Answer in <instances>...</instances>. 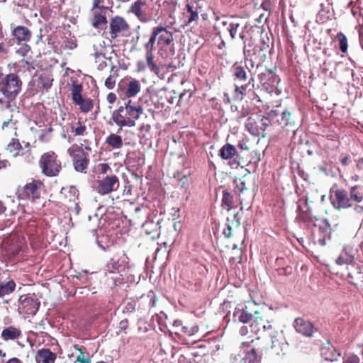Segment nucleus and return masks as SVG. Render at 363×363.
Returning <instances> with one entry per match:
<instances>
[{
	"label": "nucleus",
	"instance_id": "48",
	"mask_svg": "<svg viewBox=\"0 0 363 363\" xmlns=\"http://www.w3.org/2000/svg\"><path fill=\"white\" fill-rule=\"evenodd\" d=\"M30 51V47L27 44H23L16 50V53L22 57L26 56Z\"/></svg>",
	"mask_w": 363,
	"mask_h": 363
},
{
	"label": "nucleus",
	"instance_id": "15",
	"mask_svg": "<svg viewBox=\"0 0 363 363\" xmlns=\"http://www.w3.org/2000/svg\"><path fill=\"white\" fill-rule=\"evenodd\" d=\"M146 0H136L130 6V12L133 13L141 22H147V17L143 8L146 6Z\"/></svg>",
	"mask_w": 363,
	"mask_h": 363
},
{
	"label": "nucleus",
	"instance_id": "57",
	"mask_svg": "<svg viewBox=\"0 0 363 363\" xmlns=\"http://www.w3.org/2000/svg\"><path fill=\"white\" fill-rule=\"evenodd\" d=\"M9 50V43L6 42H2L0 43V52L2 53H7Z\"/></svg>",
	"mask_w": 363,
	"mask_h": 363
},
{
	"label": "nucleus",
	"instance_id": "3",
	"mask_svg": "<svg viewBox=\"0 0 363 363\" xmlns=\"http://www.w3.org/2000/svg\"><path fill=\"white\" fill-rule=\"evenodd\" d=\"M40 165L42 172L49 177L57 175L61 169V163L53 152L43 154L40 160Z\"/></svg>",
	"mask_w": 363,
	"mask_h": 363
},
{
	"label": "nucleus",
	"instance_id": "61",
	"mask_svg": "<svg viewBox=\"0 0 363 363\" xmlns=\"http://www.w3.org/2000/svg\"><path fill=\"white\" fill-rule=\"evenodd\" d=\"M353 211L357 215H362L363 214V206H362L360 205H356V206H354Z\"/></svg>",
	"mask_w": 363,
	"mask_h": 363
},
{
	"label": "nucleus",
	"instance_id": "59",
	"mask_svg": "<svg viewBox=\"0 0 363 363\" xmlns=\"http://www.w3.org/2000/svg\"><path fill=\"white\" fill-rule=\"evenodd\" d=\"M64 46L67 49L72 50L77 47V44L74 41H67L65 43Z\"/></svg>",
	"mask_w": 363,
	"mask_h": 363
},
{
	"label": "nucleus",
	"instance_id": "44",
	"mask_svg": "<svg viewBox=\"0 0 363 363\" xmlns=\"http://www.w3.org/2000/svg\"><path fill=\"white\" fill-rule=\"evenodd\" d=\"M342 363H359V359L357 355L347 354L343 357Z\"/></svg>",
	"mask_w": 363,
	"mask_h": 363
},
{
	"label": "nucleus",
	"instance_id": "47",
	"mask_svg": "<svg viewBox=\"0 0 363 363\" xmlns=\"http://www.w3.org/2000/svg\"><path fill=\"white\" fill-rule=\"evenodd\" d=\"M154 57H146V60L150 67V70L155 73H157L159 72V68L157 65L153 61Z\"/></svg>",
	"mask_w": 363,
	"mask_h": 363
},
{
	"label": "nucleus",
	"instance_id": "12",
	"mask_svg": "<svg viewBox=\"0 0 363 363\" xmlns=\"http://www.w3.org/2000/svg\"><path fill=\"white\" fill-rule=\"evenodd\" d=\"M110 28L111 37L114 39L117 38L121 33L126 30L128 28V25L124 18L120 16H116L111 21Z\"/></svg>",
	"mask_w": 363,
	"mask_h": 363
},
{
	"label": "nucleus",
	"instance_id": "35",
	"mask_svg": "<svg viewBox=\"0 0 363 363\" xmlns=\"http://www.w3.org/2000/svg\"><path fill=\"white\" fill-rule=\"evenodd\" d=\"M234 76L235 82H238V80L240 82L245 81L247 79L246 72L244 68L240 66H237L234 68Z\"/></svg>",
	"mask_w": 363,
	"mask_h": 363
},
{
	"label": "nucleus",
	"instance_id": "39",
	"mask_svg": "<svg viewBox=\"0 0 363 363\" xmlns=\"http://www.w3.org/2000/svg\"><path fill=\"white\" fill-rule=\"evenodd\" d=\"M79 106L82 111L84 113H87L93 108L92 101L89 99H84L82 101H81Z\"/></svg>",
	"mask_w": 363,
	"mask_h": 363
},
{
	"label": "nucleus",
	"instance_id": "43",
	"mask_svg": "<svg viewBox=\"0 0 363 363\" xmlns=\"http://www.w3.org/2000/svg\"><path fill=\"white\" fill-rule=\"evenodd\" d=\"M247 86V84H242L239 86L238 82H235V93L236 97L240 99H242L243 96L245 94V90Z\"/></svg>",
	"mask_w": 363,
	"mask_h": 363
},
{
	"label": "nucleus",
	"instance_id": "29",
	"mask_svg": "<svg viewBox=\"0 0 363 363\" xmlns=\"http://www.w3.org/2000/svg\"><path fill=\"white\" fill-rule=\"evenodd\" d=\"M93 55L96 59L100 58V57H105L106 55V43L104 40H99L96 41L93 45Z\"/></svg>",
	"mask_w": 363,
	"mask_h": 363
},
{
	"label": "nucleus",
	"instance_id": "8",
	"mask_svg": "<svg viewBox=\"0 0 363 363\" xmlns=\"http://www.w3.org/2000/svg\"><path fill=\"white\" fill-rule=\"evenodd\" d=\"M25 148H28V150L24 152L22 145L19 143V140L15 138L11 139V140L6 146V150L11 154L12 157H16L18 155H26V158L28 162H30L33 159V157L30 155L29 143H26L25 145Z\"/></svg>",
	"mask_w": 363,
	"mask_h": 363
},
{
	"label": "nucleus",
	"instance_id": "6",
	"mask_svg": "<svg viewBox=\"0 0 363 363\" xmlns=\"http://www.w3.org/2000/svg\"><path fill=\"white\" fill-rule=\"evenodd\" d=\"M128 258L125 255L116 256L111 259L106 264V271L109 274H118L123 277L125 274Z\"/></svg>",
	"mask_w": 363,
	"mask_h": 363
},
{
	"label": "nucleus",
	"instance_id": "32",
	"mask_svg": "<svg viewBox=\"0 0 363 363\" xmlns=\"http://www.w3.org/2000/svg\"><path fill=\"white\" fill-rule=\"evenodd\" d=\"M112 0H93V10L107 11L111 7Z\"/></svg>",
	"mask_w": 363,
	"mask_h": 363
},
{
	"label": "nucleus",
	"instance_id": "4",
	"mask_svg": "<svg viewBox=\"0 0 363 363\" xmlns=\"http://www.w3.org/2000/svg\"><path fill=\"white\" fill-rule=\"evenodd\" d=\"M40 303L33 296L29 295H22L18 298V312L20 315H34L38 308Z\"/></svg>",
	"mask_w": 363,
	"mask_h": 363
},
{
	"label": "nucleus",
	"instance_id": "14",
	"mask_svg": "<svg viewBox=\"0 0 363 363\" xmlns=\"http://www.w3.org/2000/svg\"><path fill=\"white\" fill-rule=\"evenodd\" d=\"M271 349L277 355L281 354L286 347L283 335L280 333L274 332L271 335Z\"/></svg>",
	"mask_w": 363,
	"mask_h": 363
},
{
	"label": "nucleus",
	"instance_id": "1",
	"mask_svg": "<svg viewBox=\"0 0 363 363\" xmlns=\"http://www.w3.org/2000/svg\"><path fill=\"white\" fill-rule=\"evenodd\" d=\"M143 113V108L140 105H135L130 99L125 102L124 106H120L113 111L111 118L119 127H133L135 121Z\"/></svg>",
	"mask_w": 363,
	"mask_h": 363
},
{
	"label": "nucleus",
	"instance_id": "17",
	"mask_svg": "<svg viewBox=\"0 0 363 363\" xmlns=\"http://www.w3.org/2000/svg\"><path fill=\"white\" fill-rule=\"evenodd\" d=\"M56 358L55 353L45 348L39 350L35 357L36 363H55Z\"/></svg>",
	"mask_w": 363,
	"mask_h": 363
},
{
	"label": "nucleus",
	"instance_id": "27",
	"mask_svg": "<svg viewBox=\"0 0 363 363\" xmlns=\"http://www.w3.org/2000/svg\"><path fill=\"white\" fill-rule=\"evenodd\" d=\"M350 202L360 203L363 201V188L360 186H354L350 189Z\"/></svg>",
	"mask_w": 363,
	"mask_h": 363
},
{
	"label": "nucleus",
	"instance_id": "30",
	"mask_svg": "<svg viewBox=\"0 0 363 363\" xmlns=\"http://www.w3.org/2000/svg\"><path fill=\"white\" fill-rule=\"evenodd\" d=\"M52 79L48 74H42L36 80L38 87L48 90L52 86Z\"/></svg>",
	"mask_w": 363,
	"mask_h": 363
},
{
	"label": "nucleus",
	"instance_id": "31",
	"mask_svg": "<svg viewBox=\"0 0 363 363\" xmlns=\"http://www.w3.org/2000/svg\"><path fill=\"white\" fill-rule=\"evenodd\" d=\"M94 17L92 18L91 24L94 28H99V26L104 25L107 23L105 15L99 12L96 10H91Z\"/></svg>",
	"mask_w": 363,
	"mask_h": 363
},
{
	"label": "nucleus",
	"instance_id": "28",
	"mask_svg": "<svg viewBox=\"0 0 363 363\" xmlns=\"http://www.w3.org/2000/svg\"><path fill=\"white\" fill-rule=\"evenodd\" d=\"M235 153V147L233 145L228 143L220 148L219 151V156H220L223 160H229L231 159Z\"/></svg>",
	"mask_w": 363,
	"mask_h": 363
},
{
	"label": "nucleus",
	"instance_id": "51",
	"mask_svg": "<svg viewBox=\"0 0 363 363\" xmlns=\"http://www.w3.org/2000/svg\"><path fill=\"white\" fill-rule=\"evenodd\" d=\"M79 354L77 357V361L80 363H91V359L84 355L81 349L79 350Z\"/></svg>",
	"mask_w": 363,
	"mask_h": 363
},
{
	"label": "nucleus",
	"instance_id": "33",
	"mask_svg": "<svg viewBox=\"0 0 363 363\" xmlns=\"http://www.w3.org/2000/svg\"><path fill=\"white\" fill-rule=\"evenodd\" d=\"M89 160L85 157H82L74 160V168L77 172H83L87 167Z\"/></svg>",
	"mask_w": 363,
	"mask_h": 363
},
{
	"label": "nucleus",
	"instance_id": "50",
	"mask_svg": "<svg viewBox=\"0 0 363 363\" xmlns=\"http://www.w3.org/2000/svg\"><path fill=\"white\" fill-rule=\"evenodd\" d=\"M14 100H10V99H6V101L5 102V104L1 106V109L4 110V111H6V110H9L11 111H13L16 109V106L14 104H13V101Z\"/></svg>",
	"mask_w": 363,
	"mask_h": 363
},
{
	"label": "nucleus",
	"instance_id": "19",
	"mask_svg": "<svg viewBox=\"0 0 363 363\" xmlns=\"http://www.w3.org/2000/svg\"><path fill=\"white\" fill-rule=\"evenodd\" d=\"M12 34L18 42H28L31 38V32L30 30L28 28L22 26L14 28L12 31Z\"/></svg>",
	"mask_w": 363,
	"mask_h": 363
},
{
	"label": "nucleus",
	"instance_id": "52",
	"mask_svg": "<svg viewBox=\"0 0 363 363\" xmlns=\"http://www.w3.org/2000/svg\"><path fill=\"white\" fill-rule=\"evenodd\" d=\"M144 48H145V52H146V57H154L153 54H152V51L154 50V45H152L150 43H146L144 45Z\"/></svg>",
	"mask_w": 363,
	"mask_h": 363
},
{
	"label": "nucleus",
	"instance_id": "55",
	"mask_svg": "<svg viewBox=\"0 0 363 363\" xmlns=\"http://www.w3.org/2000/svg\"><path fill=\"white\" fill-rule=\"evenodd\" d=\"M259 321L261 322L262 328L264 331L272 329V326L267 320H265L262 318H260Z\"/></svg>",
	"mask_w": 363,
	"mask_h": 363
},
{
	"label": "nucleus",
	"instance_id": "34",
	"mask_svg": "<svg viewBox=\"0 0 363 363\" xmlns=\"http://www.w3.org/2000/svg\"><path fill=\"white\" fill-rule=\"evenodd\" d=\"M277 122L282 127H291L294 125V122L291 120V113L288 111H284L281 119H278Z\"/></svg>",
	"mask_w": 363,
	"mask_h": 363
},
{
	"label": "nucleus",
	"instance_id": "46",
	"mask_svg": "<svg viewBox=\"0 0 363 363\" xmlns=\"http://www.w3.org/2000/svg\"><path fill=\"white\" fill-rule=\"evenodd\" d=\"M234 184L238 192L242 193L244 191L245 188V183L241 179H235L234 180Z\"/></svg>",
	"mask_w": 363,
	"mask_h": 363
},
{
	"label": "nucleus",
	"instance_id": "23",
	"mask_svg": "<svg viewBox=\"0 0 363 363\" xmlns=\"http://www.w3.org/2000/svg\"><path fill=\"white\" fill-rule=\"evenodd\" d=\"M233 316L240 323H246L252 319V315L247 311V306H238L233 313Z\"/></svg>",
	"mask_w": 363,
	"mask_h": 363
},
{
	"label": "nucleus",
	"instance_id": "42",
	"mask_svg": "<svg viewBox=\"0 0 363 363\" xmlns=\"http://www.w3.org/2000/svg\"><path fill=\"white\" fill-rule=\"evenodd\" d=\"M198 330L199 328L197 325H195L191 326L182 327V331L189 336L195 335L198 332Z\"/></svg>",
	"mask_w": 363,
	"mask_h": 363
},
{
	"label": "nucleus",
	"instance_id": "20",
	"mask_svg": "<svg viewBox=\"0 0 363 363\" xmlns=\"http://www.w3.org/2000/svg\"><path fill=\"white\" fill-rule=\"evenodd\" d=\"M157 44L161 45H169L173 41L172 33L167 31L163 27H157Z\"/></svg>",
	"mask_w": 363,
	"mask_h": 363
},
{
	"label": "nucleus",
	"instance_id": "41",
	"mask_svg": "<svg viewBox=\"0 0 363 363\" xmlns=\"http://www.w3.org/2000/svg\"><path fill=\"white\" fill-rule=\"evenodd\" d=\"M240 27V23L237 22L231 21L229 23V26H228L227 29L230 33V37L232 39H235L237 35L238 30Z\"/></svg>",
	"mask_w": 363,
	"mask_h": 363
},
{
	"label": "nucleus",
	"instance_id": "64",
	"mask_svg": "<svg viewBox=\"0 0 363 363\" xmlns=\"http://www.w3.org/2000/svg\"><path fill=\"white\" fill-rule=\"evenodd\" d=\"M350 159L347 156H345L343 157L342 159H341V163L343 164V165H348L350 164Z\"/></svg>",
	"mask_w": 363,
	"mask_h": 363
},
{
	"label": "nucleus",
	"instance_id": "54",
	"mask_svg": "<svg viewBox=\"0 0 363 363\" xmlns=\"http://www.w3.org/2000/svg\"><path fill=\"white\" fill-rule=\"evenodd\" d=\"M157 36H158L157 29V27H155L152 29V35H151L149 40L147 43H150L154 45L156 40L157 39Z\"/></svg>",
	"mask_w": 363,
	"mask_h": 363
},
{
	"label": "nucleus",
	"instance_id": "21",
	"mask_svg": "<svg viewBox=\"0 0 363 363\" xmlns=\"http://www.w3.org/2000/svg\"><path fill=\"white\" fill-rule=\"evenodd\" d=\"M1 335L5 341L14 340L21 335V330L18 328L9 326L2 330Z\"/></svg>",
	"mask_w": 363,
	"mask_h": 363
},
{
	"label": "nucleus",
	"instance_id": "7",
	"mask_svg": "<svg viewBox=\"0 0 363 363\" xmlns=\"http://www.w3.org/2000/svg\"><path fill=\"white\" fill-rule=\"evenodd\" d=\"M41 186L42 184L40 182H33L28 183L19 191L18 198L22 200L35 201V199L40 198Z\"/></svg>",
	"mask_w": 363,
	"mask_h": 363
},
{
	"label": "nucleus",
	"instance_id": "13",
	"mask_svg": "<svg viewBox=\"0 0 363 363\" xmlns=\"http://www.w3.org/2000/svg\"><path fill=\"white\" fill-rule=\"evenodd\" d=\"M296 330L306 337H311L315 331L313 324L303 318H296L294 321Z\"/></svg>",
	"mask_w": 363,
	"mask_h": 363
},
{
	"label": "nucleus",
	"instance_id": "24",
	"mask_svg": "<svg viewBox=\"0 0 363 363\" xmlns=\"http://www.w3.org/2000/svg\"><path fill=\"white\" fill-rule=\"evenodd\" d=\"M69 128L71 133L74 136H84L87 133L86 125L79 121L71 123Z\"/></svg>",
	"mask_w": 363,
	"mask_h": 363
},
{
	"label": "nucleus",
	"instance_id": "40",
	"mask_svg": "<svg viewBox=\"0 0 363 363\" xmlns=\"http://www.w3.org/2000/svg\"><path fill=\"white\" fill-rule=\"evenodd\" d=\"M80 91L81 88L78 86H74V88L72 90V99L77 105H79L81 103V101L84 100L80 94Z\"/></svg>",
	"mask_w": 363,
	"mask_h": 363
},
{
	"label": "nucleus",
	"instance_id": "10",
	"mask_svg": "<svg viewBox=\"0 0 363 363\" xmlns=\"http://www.w3.org/2000/svg\"><path fill=\"white\" fill-rule=\"evenodd\" d=\"M331 202L334 208L337 209L347 208L352 206L347 192L344 189L335 191L331 196Z\"/></svg>",
	"mask_w": 363,
	"mask_h": 363
},
{
	"label": "nucleus",
	"instance_id": "18",
	"mask_svg": "<svg viewBox=\"0 0 363 363\" xmlns=\"http://www.w3.org/2000/svg\"><path fill=\"white\" fill-rule=\"evenodd\" d=\"M141 90V85L138 80L130 79L126 82L123 88L124 95L128 98H132L137 96Z\"/></svg>",
	"mask_w": 363,
	"mask_h": 363
},
{
	"label": "nucleus",
	"instance_id": "45",
	"mask_svg": "<svg viewBox=\"0 0 363 363\" xmlns=\"http://www.w3.org/2000/svg\"><path fill=\"white\" fill-rule=\"evenodd\" d=\"M259 318L258 317H256L255 320H253V323L251 324L250 327L252 328V331L257 333L261 330L262 328V324L259 321Z\"/></svg>",
	"mask_w": 363,
	"mask_h": 363
},
{
	"label": "nucleus",
	"instance_id": "49",
	"mask_svg": "<svg viewBox=\"0 0 363 363\" xmlns=\"http://www.w3.org/2000/svg\"><path fill=\"white\" fill-rule=\"evenodd\" d=\"M116 77L114 76H109L105 81V86L109 89H113L116 84Z\"/></svg>",
	"mask_w": 363,
	"mask_h": 363
},
{
	"label": "nucleus",
	"instance_id": "2",
	"mask_svg": "<svg viewBox=\"0 0 363 363\" xmlns=\"http://www.w3.org/2000/svg\"><path fill=\"white\" fill-rule=\"evenodd\" d=\"M23 82L16 73L0 75V92L5 98L15 100L22 91Z\"/></svg>",
	"mask_w": 363,
	"mask_h": 363
},
{
	"label": "nucleus",
	"instance_id": "36",
	"mask_svg": "<svg viewBox=\"0 0 363 363\" xmlns=\"http://www.w3.org/2000/svg\"><path fill=\"white\" fill-rule=\"evenodd\" d=\"M222 203L225 208L230 210L233 203L232 195L226 191L223 192Z\"/></svg>",
	"mask_w": 363,
	"mask_h": 363
},
{
	"label": "nucleus",
	"instance_id": "62",
	"mask_svg": "<svg viewBox=\"0 0 363 363\" xmlns=\"http://www.w3.org/2000/svg\"><path fill=\"white\" fill-rule=\"evenodd\" d=\"M138 69L140 72L144 71L145 69V65L143 62H138L137 64Z\"/></svg>",
	"mask_w": 363,
	"mask_h": 363
},
{
	"label": "nucleus",
	"instance_id": "11",
	"mask_svg": "<svg viewBox=\"0 0 363 363\" xmlns=\"http://www.w3.org/2000/svg\"><path fill=\"white\" fill-rule=\"evenodd\" d=\"M247 346V345L246 343H242L243 348ZM238 357L240 363H260L261 360V357L257 355V351L254 348H250L247 350L244 349L242 354H239L233 357V363H236L235 362L238 361Z\"/></svg>",
	"mask_w": 363,
	"mask_h": 363
},
{
	"label": "nucleus",
	"instance_id": "53",
	"mask_svg": "<svg viewBox=\"0 0 363 363\" xmlns=\"http://www.w3.org/2000/svg\"><path fill=\"white\" fill-rule=\"evenodd\" d=\"M69 130L68 128H63L62 132L61 133V137L64 139H67L69 143H71L73 142L74 138L72 137L71 135L68 134Z\"/></svg>",
	"mask_w": 363,
	"mask_h": 363
},
{
	"label": "nucleus",
	"instance_id": "25",
	"mask_svg": "<svg viewBox=\"0 0 363 363\" xmlns=\"http://www.w3.org/2000/svg\"><path fill=\"white\" fill-rule=\"evenodd\" d=\"M252 48V45L250 44H248L247 46L244 47V55L245 57V64L247 67V69L251 71L252 69L255 67V62L251 59L252 55H254L256 52V48Z\"/></svg>",
	"mask_w": 363,
	"mask_h": 363
},
{
	"label": "nucleus",
	"instance_id": "60",
	"mask_svg": "<svg viewBox=\"0 0 363 363\" xmlns=\"http://www.w3.org/2000/svg\"><path fill=\"white\" fill-rule=\"evenodd\" d=\"M78 150V146L77 145H72V147H70L67 152H68V154L72 156V157H74L75 155V152Z\"/></svg>",
	"mask_w": 363,
	"mask_h": 363
},
{
	"label": "nucleus",
	"instance_id": "63",
	"mask_svg": "<svg viewBox=\"0 0 363 363\" xmlns=\"http://www.w3.org/2000/svg\"><path fill=\"white\" fill-rule=\"evenodd\" d=\"M100 167L101 172L104 174L106 173L107 170L110 169L109 166L107 164H101Z\"/></svg>",
	"mask_w": 363,
	"mask_h": 363
},
{
	"label": "nucleus",
	"instance_id": "37",
	"mask_svg": "<svg viewBox=\"0 0 363 363\" xmlns=\"http://www.w3.org/2000/svg\"><path fill=\"white\" fill-rule=\"evenodd\" d=\"M186 8L187 12L190 13V16L187 21V23L189 24L193 21H197L199 19V14L197 11L194 10L193 6L189 3L186 4Z\"/></svg>",
	"mask_w": 363,
	"mask_h": 363
},
{
	"label": "nucleus",
	"instance_id": "5",
	"mask_svg": "<svg viewBox=\"0 0 363 363\" xmlns=\"http://www.w3.org/2000/svg\"><path fill=\"white\" fill-rule=\"evenodd\" d=\"M268 118H262L259 116L254 115L250 116L245 123V128L252 135L258 136L262 135L267 127Z\"/></svg>",
	"mask_w": 363,
	"mask_h": 363
},
{
	"label": "nucleus",
	"instance_id": "16",
	"mask_svg": "<svg viewBox=\"0 0 363 363\" xmlns=\"http://www.w3.org/2000/svg\"><path fill=\"white\" fill-rule=\"evenodd\" d=\"M357 252V250L352 247L348 246L345 247L339 257L337 259L336 263L339 265L352 263L355 259ZM356 259L358 258L356 257Z\"/></svg>",
	"mask_w": 363,
	"mask_h": 363
},
{
	"label": "nucleus",
	"instance_id": "26",
	"mask_svg": "<svg viewBox=\"0 0 363 363\" xmlns=\"http://www.w3.org/2000/svg\"><path fill=\"white\" fill-rule=\"evenodd\" d=\"M105 143L113 149H120L123 146L122 137L115 133L110 134L106 138Z\"/></svg>",
	"mask_w": 363,
	"mask_h": 363
},
{
	"label": "nucleus",
	"instance_id": "22",
	"mask_svg": "<svg viewBox=\"0 0 363 363\" xmlns=\"http://www.w3.org/2000/svg\"><path fill=\"white\" fill-rule=\"evenodd\" d=\"M16 284L13 279L0 281V298L11 295L16 289Z\"/></svg>",
	"mask_w": 363,
	"mask_h": 363
},
{
	"label": "nucleus",
	"instance_id": "56",
	"mask_svg": "<svg viewBox=\"0 0 363 363\" xmlns=\"http://www.w3.org/2000/svg\"><path fill=\"white\" fill-rule=\"evenodd\" d=\"M277 115H278L277 111L275 110H272L268 113L267 117H263L262 118H268L267 123H269V125L270 121L273 120L275 117L277 116Z\"/></svg>",
	"mask_w": 363,
	"mask_h": 363
},
{
	"label": "nucleus",
	"instance_id": "58",
	"mask_svg": "<svg viewBox=\"0 0 363 363\" xmlns=\"http://www.w3.org/2000/svg\"><path fill=\"white\" fill-rule=\"evenodd\" d=\"M106 100L109 104H112L116 100V95L114 93L111 92L107 95Z\"/></svg>",
	"mask_w": 363,
	"mask_h": 363
},
{
	"label": "nucleus",
	"instance_id": "38",
	"mask_svg": "<svg viewBox=\"0 0 363 363\" xmlns=\"http://www.w3.org/2000/svg\"><path fill=\"white\" fill-rule=\"evenodd\" d=\"M337 38L340 42V49L342 52H346L347 50V40L346 36L342 33H338Z\"/></svg>",
	"mask_w": 363,
	"mask_h": 363
},
{
	"label": "nucleus",
	"instance_id": "9",
	"mask_svg": "<svg viewBox=\"0 0 363 363\" xmlns=\"http://www.w3.org/2000/svg\"><path fill=\"white\" fill-rule=\"evenodd\" d=\"M118 179L115 175L108 176L97 182L96 191L101 195L115 191L118 187Z\"/></svg>",
	"mask_w": 363,
	"mask_h": 363
}]
</instances>
